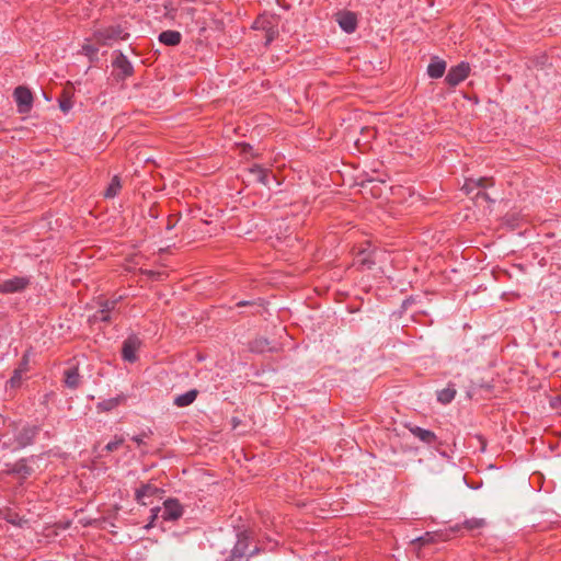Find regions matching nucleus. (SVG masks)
<instances>
[{
    "label": "nucleus",
    "instance_id": "obj_10",
    "mask_svg": "<svg viewBox=\"0 0 561 561\" xmlns=\"http://www.w3.org/2000/svg\"><path fill=\"white\" fill-rule=\"evenodd\" d=\"M336 22L340 27L348 34L355 32L357 27L356 14L351 11H341L336 13Z\"/></svg>",
    "mask_w": 561,
    "mask_h": 561
},
{
    "label": "nucleus",
    "instance_id": "obj_25",
    "mask_svg": "<svg viewBox=\"0 0 561 561\" xmlns=\"http://www.w3.org/2000/svg\"><path fill=\"white\" fill-rule=\"evenodd\" d=\"M493 185V180L491 178H480L478 180L469 179L466 181L465 188L471 190L474 187H486Z\"/></svg>",
    "mask_w": 561,
    "mask_h": 561
},
{
    "label": "nucleus",
    "instance_id": "obj_32",
    "mask_svg": "<svg viewBox=\"0 0 561 561\" xmlns=\"http://www.w3.org/2000/svg\"><path fill=\"white\" fill-rule=\"evenodd\" d=\"M19 371L25 374L28 370V355L24 354L18 367Z\"/></svg>",
    "mask_w": 561,
    "mask_h": 561
},
{
    "label": "nucleus",
    "instance_id": "obj_9",
    "mask_svg": "<svg viewBox=\"0 0 561 561\" xmlns=\"http://www.w3.org/2000/svg\"><path fill=\"white\" fill-rule=\"evenodd\" d=\"M30 280L25 277H13L11 279H7L0 283V293L2 294H13L18 291H22L27 287Z\"/></svg>",
    "mask_w": 561,
    "mask_h": 561
},
{
    "label": "nucleus",
    "instance_id": "obj_3",
    "mask_svg": "<svg viewBox=\"0 0 561 561\" xmlns=\"http://www.w3.org/2000/svg\"><path fill=\"white\" fill-rule=\"evenodd\" d=\"M151 522L153 523L156 518H158V515L161 513V517L164 520H176L179 519L183 514V507L180 504L178 500L169 499L163 503V508L156 507L151 510Z\"/></svg>",
    "mask_w": 561,
    "mask_h": 561
},
{
    "label": "nucleus",
    "instance_id": "obj_19",
    "mask_svg": "<svg viewBox=\"0 0 561 561\" xmlns=\"http://www.w3.org/2000/svg\"><path fill=\"white\" fill-rule=\"evenodd\" d=\"M81 382V376L78 367H71L65 370V385L70 389H77Z\"/></svg>",
    "mask_w": 561,
    "mask_h": 561
},
{
    "label": "nucleus",
    "instance_id": "obj_4",
    "mask_svg": "<svg viewBox=\"0 0 561 561\" xmlns=\"http://www.w3.org/2000/svg\"><path fill=\"white\" fill-rule=\"evenodd\" d=\"M113 67L116 70V78L125 80L130 77L134 72L133 65L122 51H115V59L113 60Z\"/></svg>",
    "mask_w": 561,
    "mask_h": 561
},
{
    "label": "nucleus",
    "instance_id": "obj_15",
    "mask_svg": "<svg viewBox=\"0 0 561 561\" xmlns=\"http://www.w3.org/2000/svg\"><path fill=\"white\" fill-rule=\"evenodd\" d=\"M446 66L445 60L434 57L427 67V75L433 79L442 78L445 73Z\"/></svg>",
    "mask_w": 561,
    "mask_h": 561
},
{
    "label": "nucleus",
    "instance_id": "obj_7",
    "mask_svg": "<svg viewBox=\"0 0 561 561\" xmlns=\"http://www.w3.org/2000/svg\"><path fill=\"white\" fill-rule=\"evenodd\" d=\"M5 474H16L20 479H26L33 473V468L27 465V459L22 458L14 463H7Z\"/></svg>",
    "mask_w": 561,
    "mask_h": 561
},
{
    "label": "nucleus",
    "instance_id": "obj_34",
    "mask_svg": "<svg viewBox=\"0 0 561 561\" xmlns=\"http://www.w3.org/2000/svg\"><path fill=\"white\" fill-rule=\"evenodd\" d=\"M5 423L4 417L0 414V425H3Z\"/></svg>",
    "mask_w": 561,
    "mask_h": 561
},
{
    "label": "nucleus",
    "instance_id": "obj_28",
    "mask_svg": "<svg viewBox=\"0 0 561 561\" xmlns=\"http://www.w3.org/2000/svg\"><path fill=\"white\" fill-rule=\"evenodd\" d=\"M371 253L367 249H360L357 253V263L370 267L375 262L371 260Z\"/></svg>",
    "mask_w": 561,
    "mask_h": 561
},
{
    "label": "nucleus",
    "instance_id": "obj_1",
    "mask_svg": "<svg viewBox=\"0 0 561 561\" xmlns=\"http://www.w3.org/2000/svg\"><path fill=\"white\" fill-rule=\"evenodd\" d=\"M129 33L121 25H110L107 27L98 28L93 32L92 41L100 46H112L117 41H126Z\"/></svg>",
    "mask_w": 561,
    "mask_h": 561
},
{
    "label": "nucleus",
    "instance_id": "obj_24",
    "mask_svg": "<svg viewBox=\"0 0 561 561\" xmlns=\"http://www.w3.org/2000/svg\"><path fill=\"white\" fill-rule=\"evenodd\" d=\"M122 188L121 180L117 175L113 176L111 183L108 184L107 188L104 192V196L107 198L115 197Z\"/></svg>",
    "mask_w": 561,
    "mask_h": 561
},
{
    "label": "nucleus",
    "instance_id": "obj_30",
    "mask_svg": "<svg viewBox=\"0 0 561 561\" xmlns=\"http://www.w3.org/2000/svg\"><path fill=\"white\" fill-rule=\"evenodd\" d=\"M152 434L151 430L142 431L140 434L133 436V440L137 443L138 446H141L145 444V439L148 438Z\"/></svg>",
    "mask_w": 561,
    "mask_h": 561
},
{
    "label": "nucleus",
    "instance_id": "obj_5",
    "mask_svg": "<svg viewBox=\"0 0 561 561\" xmlns=\"http://www.w3.org/2000/svg\"><path fill=\"white\" fill-rule=\"evenodd\" d=\"M469 64L462 61L459 65L451 67L449 69L445 78V81L449 87H456L469 76Z\"/></svg>",
    "mask_w": 561,
    "mask_h": 561
},
{
    "label": "nucleus",
    "instance_id": "obj_31",
    "mask_svg": "<svg viewBox=\"0 0 561 561\" xmlns=\"http://www.w3.org/2000/svg\"><path fill=\"white\" fill-rule=\"evenodd\" d=\"M123 443H124V438L116 436L114 440L106 444L105 449H106V451L112 453V451L116 450Z\"/></svg>",
    "mask_w": 561,
    "mask_h": 561
},
{
    "label": "nucleus",
    "instance_id": "obj_27",
    "mask_svg": "<svg viewBox=\"0 0 561 561\" xmlns=\"http://www.w3.org/2000/svg\"><path fill=\"white\" fill-rule=\"evenodd\" d=\"M456 390L454 388H445L437 393V400L444 404H447L454 400Z\"/></svg>",
    "mask_w": 561,
    "mask_h": 561
},
{
    "label": "nucleus",
    "instance_id": "obj_33",
    "mask_svg": "<svg viewBox=\"0 0 561 561\" xmlns=\"http://www.w3.org/2000/svg\"><path fill=\"white\" fill-rule=\"evenodd\" d=\"M60 108L64 111V112H68L69 108H70V103L68 101H61L60 102Z\"/></svg>",
    "mask_w": 561,
    "mask_h": 561
},
{
    "label": "nucleus",
    "instance_id": "obj_12",
    "mask_svg": "<svg viewBox=\"0 0 561 561\" xmlns=\"http://www.w3.org/2000/svg\"><path fill=\"white\" fill-rule=\"evenodd\" d=\"M140 346V341L137 336H129L123 343L122 356L125 360L134 363L137 359L136 352Z\"/></svg>",
    "mask_w": 561,
    "mask_h": 561
},
{
    "label": "nucleus",
    "instance_id": "obj_13",
    "mask_svg": "<svg viewBox=\"0 0 561 561\" xmlns=\"http://www.w3.org/2000/svg\"><path fill=\"white\" fill-rule=\"evenodd\" d=\"M408 428L416 438L426 445H435L438 442L436 434L430 430L416 425H409Z\"/></svg>",
    "mask_w": 561,
    "mask_h": 561
},
{
    "label": "nucleus",
    "instance_id": "obj_2",
    "mask_svg": "<svg viewBox=\"0 0 561 561\" xmlns=\"http://www.w3.org/2000/svg\"><path fill=\"white\" fill-rule=\"evenodd\" d=\"M253 30L262 32L264 44L270 45L278 35L277 24L273 16L260 15L253 22Z\"/></svg>",
    "mask_w": 561,
    "mask_h": 561
},
{
    "label": "nucleus",
    "instance_id": "obj_22",
    "mask_svg": "<svg viewBox=\"0 0 561 561\" xmlns=\"http://www.w3.org/2000/svg\"><path fill=\"white\" fill-rule=\"evenodd\" d=\"M442 538V535L434 533H426L425 535L412 540L413 546L423 547L430 543L437 542Z\"/></svg>",
    "mask_w": 561,
    "mask_h": 561
},
{
    "label": "nucleus",
    "instance_id": "obj_14",
    "mask_svg": "<svg viewBox=\"0 0 561 561\" xmlns=\"http://www.w3.org/2000/svg\"><path fill=\"white\" fill-rule=\"evenodd\" d=\"M248 540L249 538L245 534L239 535L238 541L231 551L230 561H241L245 557L249 547Z\"/></svg>",
    "mask_w": 561,
    "mask_h": 561
},
{
    "label": "nucleus",
    "instance_id": "obj_17",
    "mask_svg": "<svg viewBox=\"0 0 561 561\" xmlns=\"http://www.w3.org/2000/svg\"><path fill=\"white\" fill-rule=\"evenodd\" d=\"M126 400L124 394H118L115 398L106 399L98 403L96 409L99 412H110L121 405Z\"/></svg>",
    "mask_w": 561,
    "mask_h": 561
},
{
    "label": "nucleus",
    "instance_id": "obj_16",
    "mask_svg": "<svg viewBox=\"0 0 561 561\" xmlns=\"http://www.w3.org/2000/svg\"><path fill=\"white\" fill-rule=\"evenodd\" d=\"M249 348L254 353L276 352L277 347L271 346V343L265 337H257L250 342Z\"/></svg>",
    "mask_w": 561,
    "mask_h": 561
},
{
    "label": "nucleus",
    "instance_id": "obj_36",
    "mask_svg": "<svg viewBox=\"0 0 561 561\" xmlns=\"http://www.w3.org/2000/svg\"><path fill=\"white\" fill-rule=\"evenodd\" d=\"M245 305H247L245 301H241V302L238 304V306H245Z\"/></svg>",
    "mask_w": 561,
    "mask_h": 561
},
{
    "label": "nucleus",
    "instance_id": "obj_35",
    "mask_svg": "<svg viewBox=\"0 0 561 561\" xmlns=\"http://www.w3.org/2000/svg\"><path fill=\"white\" fill-rule=\"evenodd\" d=\"M173 228V224L171 222V220H169L168 222V229H172Z\"/></svg>",
    "mask_w": 561,
    "mask_h": 561
},
{
    "label": "nucleus",
    "instance_id": "obj_20",
    "mask_svg": "<svg viewBox=\"0 0 561 561\" xmlns=\"http://www.w3.org/2000/svg\"><path fill=\"white\" fill-rule=\"evenodd\" d=\"M182 35L178 31L168 30L159 35V41L168 46H175L180 44Z\"/></svg>",
    "mask_w": 561,
    "mask_h": 561
},
{
    "label": "nucleus",
    "instance_id": "obj_21",
    "mask_svg": "<svg viewBox=\"0 0 561 561\" xmlns=\"http://www.w3.org/2000/svg\"><path fill=\"white\" fill-rule=\"evenodd\" d=\"M198 391L193 389L183 394L178 396L174 399V404L179 408L187 407L192 404L197 398Z\"/></svg>",
    "mask_w": 561,
    "mask_h": 561
},
{
    "label": "nucleus",
    "instance_id": "obj_6",
    "mask_svg": "<svg viewBox=\"0 0 561 561\" xmlns=\"http://www.w3.org/2000/svg\"><path fill=\"white\" fill-rule=\"evenodd\" d=\"M13 95L18 105L19 113H28L33 104V95L31 91L27 88L20 85L15 88Z\"/></svg>",
    "mask_w": 561,
    "mask_h": 561
},
{
    "label": "nucleus",
    "instance_id": "obj_26",
    "mask_svg": "<svg viewBox=\"0 0 561 561\" xmlns=\"http://www.w3.org/2000/svg\"><path fill=\"white\" fill-rule=\"evenodd\" d=\"M485 525H486L485 519H483V518H476V517L466 519L463 522V524H462L463 528H466V529H468L470 531L483 528Z\"/></svg>",
    "mask_w": 561,
    "mask_h": 561
},
{
    "label": "nucleus",
    "instance_id": "obj_8",
    "mask_svg": "<svg viewBox=\"0 0 561 561\" xmlns=\"http://www.w3.org/2000/svg\"><path fill=\"white\" fill-rule=\"evenodd\" d=\"M162 491L152 483L141 484L140 488L136 489L135 500L141 505H148L150 502L147 500L153 496H158Z\"/></svg>",
    "mask_w": 561,
    "mask_h": 561
},
{
    "label": "nucleus",
    "instance_id": "obj_18",
    "mask_svg": "<svg viewBox=\"0 0 561 561\" xmlns=\"http://www.w3.org/2000/svg\"><path fill=\"white\" fill-rule=\"evenodd\" d=\"M249 173L254 178V180L265 186L270 183V172L267 169L254 164L249 169Z\"/></svg>",
    "mask_w": 561,
    "mask_h": 561
},
{
    "label": "nucleus",
    "instance_id": "obj_29",
    "mask_svg": "<svg viewBox=\"0 0 561 561\" xmlns=\"http://www.w3.org/2000/svg\"><path fill=\"white\" fill-rule=\"evenodd\" d=\"M23 375L21 371H19L18 368L14 369L12 377L9 380V383L11 388H18L20 387L22 382Z\"/></svg>",
    "mask_w": 561,
    "mask_h": 561
},
{
    "label": "nucleus",
    "instance_id": "obj_11",
    "mask_svg": "<svg viewBox=\"0 0 561 561\" xmlns=\"http://www.w3.org/2000/svg\"><path fill=\"white\" fill-rule=\"evenodd\" d=\"M118 299H105L100 302V309L93 314L94 321L108 322L111 320V311H113L118 302Z\"/></svg>",
    "mask_w": 561,
    "mask_h": 561
},
{
    "label": "nucleus",
    "instance_id": "obj_23",
    "mask_svg": "<svg viewBox=\"0 0 561 561\" xmlns=\"http://www.w3.org/2000/svg\"><path fill=\"white\" fill-rule=\"evenodd\" d=\"M91 39H85V43L82 45L81 53L89 58L90 61H94L98 59L99 45L95 43L91 44Z\"/></svg>",
    "mask_w": 561,
    "mask_h": 561
}]
</instances>
